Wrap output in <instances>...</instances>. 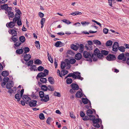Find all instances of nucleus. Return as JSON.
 <instances>
[{
  "label": "nucleus",
  "instance_id": "f257e3e1",
  "mask_svg": "<svg viewBox=\"0 0 129 129\" xmlns=\"http://www.w3.org/2000/svg\"><path fill=\"white\" fill-rule=\"evenodd\" d=\"M22 98L25 101L26 103L28 104L30 107H35L37 105V101L34 100H31L30 98L26 95H24Z\"/></svg>",
  "mask_w": 129,
  "mask_h": 129
},
{
  "label": "nucleus",
  "instance_id": "f03ea898",
  "mask_svg": "<svg viewBox=\"0 0 129 129\" xmlns=\"http://www.w3.org/2000/svg\"><path fill=\"white\" fill-rule=\"evenodd\" d=\"M80 73L78 72H74L73 73H70L68 75V77H72L75 79H77L82 80L83 78V77H81L80 75Z\"/></svg>",
  "mask_w": 129,
  "mask_h": 129
},
{
  "label": "nucleus",
  "instance_id": "7ed1b4c3",
  "mask_svg": "<svg viewBox=\"0 0 129 129\" xmlns=\"http://www.w3.org/2000/svg\"><path fill=\"white\" fill-rule=\"evenodd\" d=\"M83 55L84 58H87L86 59L87 61H89L90 62H92V56L89 52L86 51H84Z\"/></svg>",
  "mask_w": 129,
  "mask_h": 129
},
{
  "label": "nucleus",
  "instance_id": "20e7f679",
  "mask_svg": "<svg viewBox=\"0 0 129 129\" xmlns=\"http://www.w3.org/2000/svg\"><path fill=\"white\" fill-rule=\"evenodd\" d=\"M117 59L119 60H122V62L125 63L126 58L125 56V54L123 53L119 54L117 57Z\"/></svg>",
  "mask_w": 129,
  "mask_h": 129
},
{
  "label": "nucleus",
  "instance_id": "39448f33",
  "mask_svg": "<svg viewBox=\"0 0 129 129\" xmlns=\"http://www.w3.org/2000/svg\"><path fill=\"white\" fill-rule=\"evenodd\" d=\"M106 59L109 61H113L115 60L116 57L114 55L109 54L106 57Z\"/></svg>",
  "mask_w": 129,
  "mask_h": 129
},
{
  "label": "nucleus",
  "instance_id": "423d86ee",
  "mask_svg": "<svg viewBox=\"0 0 129 129\" xmlns=\"http://www.w3.org/2000/svg\"><path fill=\"white\" fill-rule=\"evenodd\" d=\"M38 84L39 86L41 87V89L44 91H46L48 90V88L47 86L45 85H42L41 82H38Z\"/></svg>",
  "mask_w": 129,
  "mask_h": 129
},
{
  "label": "nucleus",
  "instance_id": "0eeeda50",
  "mask_svg": "<svg viewBox=\"0 0 129 129\" xmlns=\"http://www.w3.org/2000/svg\"><path fill=\"white\" fill-rule=\"evenodd\" d=\"M22 56L23 57V59L26 61L29 60L31 58V55L29 54H23Z\"/></svg>",
  "mask_w": 129,
  "mask_h": 129
},
{
  "label": "nucleus",
  "instance_id": "6e6552de",
  "mask_svg": "<svg viewBox=\"0 0 129 129\" xmlns=\"http://www.w3.org/2000/svg\"><path fill=\"white\" fill-rule=\"evenodd\" d=\"M82 102L84 104H87L88 103L89 105H90L91 108V102L88 99L83 98H82Z\"/></svg>",
  "mask_w": 129,
  "mask_h": 129
},
{
  "label": "nucleus",
  "instance_id": "1a4fd4ad",
  "mask_svg": "<svg viewBox=\"0 0 129 129\" xmlns=\"http://www.w3.org/2000/svg\"><path fill=\"white\" fill-rule=\"evenodd\" d=\"M13 85L14 84L13 83V81L10 80L6 84V88L8 89H11L13 86Z\"/></svg>",
  "mask_w": 129,
  "mask_h": 129
},
{
  "label": "nucleus",
  "instance_id": "9d476101",
  "mask_svg": "<svg viewBox=\"0 0 129 129\" xmlns=\"http://www.w3.org/2000/svg\"><path fill=\"white\" fill-rule=\"evenodd\" d=\"M9 77H6L3 79V81L1 83V86L2 87L4 88L5 86L6 83L9 81Z\"/></svg>",
  "mask_w": 129,
  "mask_h": 129
},
{
  "label": "nucleus",
  "instance_id": "9b49d317",
  "mask_svg": "<svg viewBox=\"0 0 129 129\" xmlns=\"http://www.w3.org/2000/svg\"><path fill=\"white\" fill-rule=\"evenodd\" d=\"M100 119L98 118H96V120L95 121V122H93V126L96 128H99L100 127V125L99 124V123L100 122Z\"/></svg>",
  "mask_w": 129,
  "mask_h": 129
},
{
  "label": "nucleus",
  "instance_id": "f8f14e48",
  "mask_svg": "<svg viewBox=\"0 0 129 129\" xmlns=\"http://www.w3.org/2000/svg\"><path fill=\"white\" fill-rule=\"evenodd\" d=\"M71 85L72 89L74 90H78L79 89V86L77 84L73 83Z\"/></svg>",
  "mask_w": 129,
  "mask_h": 129
},
{
  "label": "nucleus",
  "instance_id": "ddd939ff",
  "mask_svg": "<svg viewBox=\"0 0 129 129\" xmlns=\"http://www.w3.org/2000/svg\"><path fill=\"white\" fill-rule=\"evenodd\" d=\"M71 48L74 50L77 51L78 48L79 47V45L77 44L76 45L74 44H72L71 45Z\"/></svg>",
  "mask_w": 129,
  "mask_h": 129
},
{
  "label": "nucleus",
  "instance_id": "4468645a",
  "mask_svg": "<svg viewBox=\"0 0 129 129\" xmlns=\"http://www.w3.org/2000/svg\"><path fill=\"white\" fill-rule=\"evenodd\" d=\"M64 44L61 42L60 41H58L56 42L55 44V46L56 47H61L64 46Z\"/></svg>",
  "mask_w": 129,
  "mask_h": 129
},
{
  "label": "nucleus",
  "instance_id": "2eb2a0df",
  "mask_svg": "<svg viewBox=\"0 0 129 129\" xmlns=\"http://www.w3.org/2000/svg\"><path fill=\"white\" fill-rule=\"evenodd\" d=\"M82 54L79 53H77L75 55V58L77 60H80L82 58Z\"/></svg>",
  "mask_w": 129,
  "mask_h": 129
},
{
  "label": "nucleus",
  "instance_id": "dca6fc26",
  "mask_svg": "<svg viewBox=\"0 0 129 129\" xmlns=\"http://www.w3.org/2000/svg\"><path fill=\"white\" fill-rule=\"evenodd\" d=\"M46 76V75L45 73H44L42 72H41L38 74L37 77L36 78L37 79V77L39 78H42Z\"/></svg>",
  "mask_w": 129,
  "mask_h": 129
},
{
  "label": "nucleus",
  "instance_id": "f3484780",
  "mask_svg": "<svg viewBox=\"0 0 129 129\" xmlns=\"http://www.w3.org/2000/svg\"><path fill=\"white\" fill-rule=\"evenodd\" d=\"M44 97L45 99H41V101L45 102H47L49 100V98L48 94L45 95V96H44Z\"/></svg>",
  "mask_w": 129,
  "mask_h": 129
},
{
  "label": "nucleus",
  "instance_id": "a211bd4d",
  "mask_svg": "<svg viewBox=\"0 0 129 129\" xmlns=\"http://www.w3.org/2000/svg\"><path fill=\"white\" fill-rule=\"evenodd\" d=\"M9 32L10 34H11L12 36H17V31L14 29H12L10 30V31H9Z\"/></svg>",
  "mask_w": 129,
  "mask_h": 129
},
{
  "label": "nucleus",
  "instance_id": "6ab92c4d",
  "mask_svg": "<svg viewBox=\"0 0 129 129\" xmlns=\"http://www.w3.org/2000/svg\"><path fill=\"white\" fill-rule=\"evenodd\" d=\"M76 97L78 98H81L83 96L82 93L80 91H78L76 93Z\"/></svg>",
  "mask_w": 129,
  "mask_h": 129
},
{
  "label": "nucleus",
  "instance_id": "aec40b11",
  "mask_svg": "<svg viewBox=\"0 0 129 129\" xmlns=\"http://www.w3.org/2000/svg\"><path fill=\"white\" fill-rule=\"evenodd\" d=\"M9 72L7 71H3L2 73V75L4 77H6L9 75Z\"/></svg>",
  "mask_w": 129,
  "mask_h": 129
},
{
  "label": "nucleus",
  "instance_id": "412c9836",
  "mask_svg": "<svg viewBox=\"0 0 129 129\" xmlns=\"http://www.w3.org/2000/svg\"><path fill=\"white\" fill-rule=\"evenodd\" d=\"M8 15L9 19H10V18H13L14 16V14L12 12H9L8 13Z\"/></svg>",
  "mask_w": 129,
  "mask_h": 129
},
{
  "label": "nucleus",
  "instance_id": "4be33fe9",
  "mask_svg": "<svg viewBox=\"0 0 129 129\" xmlns=\"http://www.w3.org/2000/svg\"><path fill=\"white\" fill-rule=\"evenodd\" d=\"M15 43L14 44V45L15 46H14L15 48L16 49L15 47H17L19 46L21 44V42H20V41L18 40L17 41L14 42Z\"/></svg>",
  "mask_w": 129,
  "mask_h": 129
},
{
  "label": "nucleus",
  "instance_id": "5701e85b",
  "mask_svg": "<svg viewBox=\"0 0 129 129\" xmlns=\"http://www.w3.org/2000/svg\"><path fill=\"white\" fill-rule=\"evenodd\" d=\"M17 92L18 93L15 95V97L16 99H17V101L18 102H19L21 98H20L19 97L20 92H18V91H17Z\"/></svg>",
  "mask_w": 129,
  "mask_h": 129
},
{
  "label": "nucleus",
  "instance_id": "b1692460",
  "mask_svg": "<svg viewBox=\"0 0 129 129\" xmlns=\"http://www.w3.org/2000/svg\"><path fill=\"white\" fill-rule=\"evenodd\" d=\"M23 50L22 49H18L16 51V52L17 54H20L23 53Z\"/></svg>",
  "mask_w": 129,
  "mask_h": 129
},
{
  "label": "nucleus",
  "instance_id": "393cba45",
  "mask_svg": "<svg viewBox=\"0 0 129 129\" xmlns=\"http://www.w3.org/2000/svg\"><path fill=\"white\" fill-rule=\"evenodd\" d=\"M48 81L51 84L54 83V79L52 77H50L48 78Z\"/></svg>",
  "mask_w": 129,
  "mask_h": 129
},
{
  "label": "nucleus",
  "instance_id": "a878e982",
  "mask_svg": "<svg viewBox=\"0 0 129 129\" xmlns=\"http://www.w3.org/2000/svg\"><path fill=\"white\" fill-rule=\"evenodd\" d=\"M19 41L20 42L23 43L25 41V38L24 36H21L19 37Z\"/></svg>",
  "mask_w": 129,
  "mask_h": 129
},
{
  "label": "nucleus",
  "instance_id": "bb28decb",
  "mask_svg": "<svg viewBox=\"0 0 129 129\" xmlns=\"http://www.w3.org/2000/svg\"><path fill=\"white\" fill-rule=\"evenodd\" d=\"M8 7V6L7 4H4L3 5H1V8L2 9L5 10L6 11Z\"/></svg>",
  "mask_w": 129,
  "mask_h": 129
},
{
  "label": "nucleus",
  "instance_id": "cd10ccee",
  "mask_svg": "<svg viewBox=\"0 0 129 129\" xmlns=\"http://www.w3.org/2000/svg\"><path fill=\"white\" fill-rule=\"evenodd\" d=\"M24 51L23 54H26V53L30 51L29 48L28 47H26L24 48L23 49Z\"/></svg>",
  "mask_w": 129,
  "mask_h": 129
},
{
  "label": "nucleus",
  "instance_id": "c85d7f7f",
  "mask_svg": "<svg viewBox=\"0 0 129 129\" xmlns=\"http://www.w3.org/2000/svg\"><path fill=\"white\" fill-rule=\"evenodd\" d=\"M35 64H37L38 65L41 64L42 63V61L39 59H37L34 62Z\"/></svg>",
  "mask_w": 129,
  "mask_h": 129
},
{
  "label": "nucleus",
  "instance_id": "c756f323",
  "mask_svg": "<svg viewBox=\"0 0 129 129\" xmlns=\"http://www.w3.org/2000/svg\"><path fill=\"white\" fill-rule=\"evenodd\" d=\"M100 51L98 48H96L94 50V53L93 54H94L95 55L97 56L98 54L100 53Z\"/></svg>",
  "mask_w": 129,
  "mask_h": 129
},
{
  "label": "nucleus",
  "instance_id": "7c9ffc66",
  "mask_svg": "<svg viewBox=\"0 0 129 129\" xmlns=\"http://www.w3.org/2000/svg\"><path fill=\"white\" fill-rule=\"evenodd\" d=\"M80 52L82 53L83 52L84 50V46L82 44H81L79 45Z\"/></svg>",
  "mask_w": 129,
  "mask_h": 129
},
{
  "label": "nucleus",
  "instance_id": "2f4dec72",
  "mask_svg": "<svg viewBox=\"0 0 129 129\" xmlns=\"http://www.w3.org/2000/svg\"><path fill=\"white\" fill-rule=\"evenodd\" d=\"M125 48L123 46H120L118 47V49L121 52H124L125 51Z\"/></svg>",
  "mask_w": 129,
  "mask_h": 129
},
{
  "label": "nucleus",
  "instance_id": "473e14b6",
  "mask_svg": "<svg viewBox=\"0 0 129 129\" xmlns=\"http://www.w3.org/2000/svg\"><path fill=\"white\" fill-rule=\"evenodd\" d=\"M93 42L94 43V44L98 45H100L101 44V43L100 41L98 40H93Z\"/></svg>",
  "mask_w": 129,
  "mask_h": 129
},
{
  "label": "nucleus",
  "instance_id": "72a5a7b5",
  "mask_svg": "<svg viewBox=\"0 0 129 129\" xmlns=\"http://www.w3.org/2000/svg\"><path fill=\"white\" fill-rule=\"evenodd\" d=\"M101 53L103 55H107L109 53V52L108 51L105 50H102L101 51Z\"/></svg>",
  "mask_w": 129,
  "mask_h": 129
},
{
  "label": "nucleus",
  "instance_id": "f704fd0d",
  "mask_svg": "<svg viewBox=\"0 0 129 129\" xmlns=\"http://www.w3.org/2000/svg\"><path fill=\"white\" fill-rule=\"evenodd\" d=\"M87 50H92V47L89 45L87 44H86L85 46Z\"/></svg>",
  "mask_w": 129,
  "mask_h": 129
},
{
  "label": "nucleus",
  "instance_id": "c9c22d12",
  "mask_svg": "<svg viewBox=\"0 0 129 129\" xmlns=\"http://www.w3.org/2000/svg\"><path fill=\"white\" fill-rule=\"evenodd\" d=\"M40 81L41 83H44L46 82L47 80L46 78H42L40 79Z\"/></svg>",
  "mask_w": 129,
  "mask_h": 129
},
{
  "label": "nucleus",
  "instance_id": "e433bc0d",
  "mask_svg": "<svg viewBox=\"0 0 129 129\" xmlns=\"http://www.w3.org/2000/svg\"><path fill=\"white\" fill-rule=\"evenodd\" d=\"M8 26L10 28H12L15 26V23H13L12 21H11L8 24Z\"/></svg>",
  "mask_w": 129,
  "mask_h": 129
},
{
  "label": "nucleus",
  "instance_id": "4c0bfd02",
  "mask_svg": "<svg viewBox=\"0 0 129 129\" xmlns=\"http://www.w3.org/2000/svg\"><path fill=\"white\" fill-rule=\"evenodd\" d=\"M112 43V42L111 40H109L107 41L106 43V45L107 46H111Z\"/></svg>",
  "mask_w": 129,
  "mask_h": 129
},
{
  "label": "nucleus",
  "instance_id": "58836bf2",
  "mask_svg": "<svg viewBox=\"0 0 129 129\" xmlns=\"http://www.w3.org/2000/svg\"><path fill=\"white\" fill-rule=\"evenodd\" d=\"M66 67V64L63 61H62L60 65L61 69H63Z\"/></svg>",
  "mask_w": 129,
  "mask_h": 129
},
{
  "label": "nucleus",
  "instance_id": "ea45409f",
  "mask_svg": "<svg viewBox=\"0 0 129 129\" xmlns=\"http://www.w3.org/2000/svg\"><path fill=\"white\" fill-rule=\"evenodd\" d=\"M12 36L11 38V39L12 40V41L14 42H15L17 41L18 40L17 39V38L15 37V36Z\"/></svg>",
  "mask_w": 129,
  "mask_h": 129
},
{
  "label": "nucleus",
  "instance_id": "a19ab883",
  "mask_svg": "<svg viewBox=\"0 0 129 129\" xmlns=\"http://www.w3.org/2000/svg\"><path fill=\"white\" fill-rule=\"evenodd\" d=\"M39 95L40 98L42 99L44 96V93L42 91H40L39 92Z\"/></svg>",
  "mask_w": 129,
  "mask_h": 129
},
{
  "label": "nucleus",
  "instance_id": "79ce46f5",
  "mask_svg": "<svg viewBox=\"0 0 129 129\" xmlns=\"http://www.w3.org/2000/svg\"><path fill=\"white\" fill-rule=\"evenodd\" d=\"M72 80L70 78H68L66 80V83L68 84H70L72 82Z\"/></svg>",
  "mask_w": 129,
  "mask_h": 129
},
{
  "label": "nucleus",
  "instance_id": "37998d69",
  "mask_svg": "<svg viewBox=\"0 0 129 129\" xmlns=\"http://www.w3.org/2000/svg\"><path fill=\"white\" fill-rule=\"evenodd\" d=\"M35 45L37 48L40 49V43L39 41H36L35 42Z\"/></svg>",
  "mask_w": 129,
  "mask_h": 129
},
{
  "label": "nucleus",
  "instance_id": "c03bdc74",
  "mask_svg": "<svg viewBox=\"0 0 129 129\" xmlns=\"http://www.w3.org/2000/svg\"><path fill=\"white\" fill-rule=\"evenodd\" d=\"M91 56L93 61H96L97 60V57L95 54H92Z\"/></svg>",
  "mask_w": 129,
  "mask_h": 129
},
{
  "label": "nucleus",
  "instance_id": "a18cd8bd",
  "mask_svg": "<svg viewBox=\"0 0 129 129\" xmlns=\"http://www.w3.org/2000/svg\"><path fill=\"white\" fill-rule=\"evenodd\" d=\"M98 58L100 59H102L104 57V56L101 53L98 54L97 56Z\"/></svg>",
  "mask_w": 129,
  "mask_h": 129
},
{
  "label": "nucleus",
  "instance_id": "49530a36",
  "mask_svg": "<svg viewBox=\"0 0 129 129\" xmlns=\"http://www.w3.org/2000/svg\"><path fill=\"white\" fill-rule=\"evenodd\" d=\"M119 47V46L118 43L117 42H115L114 43L112 47L115 48H118V47Z\"/></svg>",
  "mask_w": 129,
  "mask_h": 129
},
{
  "label": "nucleus",
  "instance_id": "de8ad7c7",
  "mask_svg": "<svg viewBox=\"0 0 129 129\" xmlns=\"http://www.w3.org/2000/svg\"><path fill=\"white\" fill-rule=\"evenodd\" d=\"M61 21L68 24H69L71 23V22L69 20L66 19L62 20Z\"/></svg>",
  "mask_w": 129,
  "mask_h": 129
},
{
  "label": "nucleus",
  "instance_id": "09e8293b",
  "mask_svg": "<svg viewBox=\"0 0 129 129\" xmlns=\"http://www.w3.org/2000/svg\"><path fill=\"white\" fill-rule=\"evenodd\" d=\"M52 119L50 117H48L46 121L47 123L48 124H50V122H51Z\"/></svg>",
  "mask_w": 129,
  "mask_h": 129
},
{
  "label": "nucleus",
  "instance_id": "8fccbe9b",
  "mask_svg": "<svg viewBox=\"0 0 129 129\" xmlns=\"http://www.w3.org/2000/svg\"><path fill=\"white\" fill-rule=\"evenodd\" d=\"M39 117L41 119H44L45 118V117L43 114V113H40L39 115Z\"/></svg>",
  "mask_w": 129,
  "mask_h": 129
},
{
  "label": "nucleus",
  "instance_id": "3c124183",
  "mask_svg": "<svg viewBox=\"0 0 129 129\" xmlns=\"http://www.w3.org/2000/svg\"><path fill=\"white\" fill-rule=\"evenodd\" d=\"M15 11L16 12L15 14H16L17 15H18L19 16H20V15L22 14L21 12L19 9H18L16 10Z\"/></svg>",
  "mask_w": 129,
  "mask_h": 129
},
{
  "label": "nucleus",
  "instance_id": "603ef678",
  "mask_svg": "<svg viewBox=\"0 0 129 129\" xmlns=\"http://www.w3.org/2000/svg\"><path fill=\"white\" fill-rule=\"evenodd\" d=\"M44 68L41 66H40L38 67L37 69L38 70L40 71H43L44 70Z\"/></svg>",
  "mask_w": 129,
  "mask_h": 129
},
{
  "label": "nucleus",
  "instance_id": "864d4df0",
  "mask_svg": "<svg viewBox=\"0 0 129 129\" xmlns=\"http://www.w3.org/2000/svg\"><path fill=\"white\" fill-rule=\"evenodd\" d=\"M93 113L92 111L90 109H88L86 111V114L87 115L89 114H92Z\"/></svg>",
  "mask_w": 129,
  "mask_h": 129
},
{
  "label": "nucleus",
  "instance_id": "5fc2aeb1",
  "mask_svg": "<svg viewBox=\"0 0 129 129\" xmlns=\"http://www.w3.org/2000/svg\"><path fill=\"white\" fill-rule=\"evenodd\" d=\"M76 61L74 59H71L70 60V63L71 64H74Z\"/></svg>",
  "mask_w": 129,
  "mask_h": 129
},
{
  "label": "nucleus",
  "instance_id": "6e6d98bb",
  "mask_svg": "<svg viewBox=\"0 0 129 129\" xmlns=\"http://www.w3.org/2000/svg\"><path fill=\"white\" fill-rule=\"evenodd\" d=\"M54 95L56 96L60 97L61 96V94L59 92H57L56 91L54 92Z\"/></svg>",
  "mask_w": 129,
  "mask_h": 129
},
{
  "label": "nucleus",
  "instance_id": "4d7b16f0",
  "mask_svg": "<svg viewBox=\"0 0 129 129\" xmlns=\"http://www.w3.org/2000/svg\"><path fill=\"white\" fill-rule=\"evenodd\" d=\"M36 66L35 65H33L30 68V69L31 70H34V71H37V69H36Z\"/></svg>",
  "mask_w": 129,
  "mask_h": 129
},
{
  "label": "nucleus",
  "instance_id": "13d9d810",
  "mask_svg": "<svg viewBox=\"0 0 129 129\" xmlns=\"http://www.w3.org/2000/svg\"><path fill=\"white\" fill-rule=\"evenodd\" d=\"M89 120L91 121H92L93 123L95 122V121L96 120V119L95 118V117H94L89 118L88 120Z\"/></svg>",
  "mask_w": 129,
  "mask_h": 129
},
{
  "label": "nucleus",
  "instance_id": "bf43d9fd",
  "mask_svg": "<svg viewBox=\"0 0 129 129\" xmlns=\"http://www.w3.org/2000/svg\"><path fill=\"white\" fill-rule=\"evenodd\" d=\"M17 16V15L16 14H15L14 18L17 21L20 19L21 16Z\"/></svg>",
  "mask_w": 129,
  "mask_h": 129
},
{
  "label": "nucleus",
  "instance_id": "052dcab7",
  "mask_svg": "<svg viewBox=\"0 0 129 129\" xmlns=\"http://www.w3.org/2000/svg\"><path fill=\"white\" fill-rule=\"evenodd\" d=\"M49 53H48V57L49 60V61H50V62L51 63H52L53 62V61L52 59V58L51 57V56H49Z\"/></svg>",
  "mask_w": 129,
  "mask_h": 129
},
{
  "label": "nucleus",
  "instance_id": "680f3d73",
  "mask_svg": "<svg viewBox=\"0 0 129 129\" xmlns=\"http://www.w3.org/2000/svg\"><path fill=\"white\" fill-rule=\"evenodd\" d=\"M33 63V60H30L28 62L27 64L28 66H30V64H32Z\"/></svg>",
  "mask_w": 129,
  "mask_h": 129
},
{
  "label": "nucleus",
  "instance_id": "e2e57ef3",
  "mask_svg": "<svg viewBox=\"0 0 129 129\" xmlns=\"http://www.w3.org/2000/svg\"><path fill=\"white\" fill-rule=\"evenodd\" d=\"M82 25H88L90 23L89 22L86 21H82L81 23Z\"/></svg>",
  "mask_w": 129,
  "mask_h": 129
},
{
  "label": "nucleus",
  "instance_id": "0e129e2a",
  "mask_svg": "<svg viewBox=\"0 0 129 129\" xmlns=\"http://www.w3.org/2000/svg\"><path fill=\"white\" fill-rule=\"evenodd\" d=\"M17 23L18 26H20L22 25L21 20L20 19L17 21Z\"/></svg>",
  "mask_w": 129,
  "mask_h": 129
},
{
  "label": "nucleus",
  "instance_id": "69168bd1",
  "mask_svg": "<svg viewBox=\"0 0 129 129\" xmlns=\"http://www.w3.org/2000/svg\"><path fill=\"white\" fill-rule=\"evenodd\" d=\"M108 29L106 28H104L103 30V33L105 34H107L108 32Z\"/></svg>",
  "mask_w": 129,
  "mask_h": 129
},
{
  "label": "nucleus",
  "instance_id": "338daca9",
  "mask_svg": "<svg viewBox=\"0 0 129 129\" xmlns=\"http://www.w3.org/2000/svg\"><path fill=\"white\" fill-rule=\"evenodd\" d=\"M45 18H42L41 20V24H43L45 22Z\"/></svg>",
  "mask_w": 129,
  "mask_h": 129
},
{
  "label": "nucleus",
  "instance_id": "774afa93",
  "mask_svg": "<svg viewBox=\"0 0 129 129\" xmlns=\"http://www.w3.org/2000/svg\"><path fill=\"white\" fill-rule=\"evenodd\" d=\"M39 15L40 17L41 18H43L44 16V14L41 12H39Z\"/></svg>",
  "mask_w": 129,
  "mask_h": 129
}]
</instances>
